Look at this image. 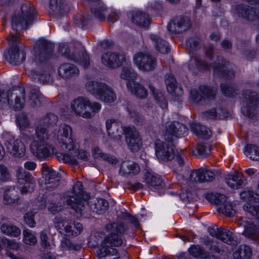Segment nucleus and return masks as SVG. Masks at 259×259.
Instances as JSON below:
<instances>
[{"label": "nucleus", "instance_id": "obj_1", "mask_svg": "<svg viewBox=\"0 0 259 259\" xmlns=\"http://www.w3.org/2000/svg\"><path fill=\"white\" fill-rule=\"evenodd\" d=\"M232 66L233 64L225 59L221 60V63L214 62L209 65L199 57H194L189 61L188 69L193 74H196L199 70L209 69L211 67L215 74L221 77L231 79L234 76Z\"/></svg>", "mask_w": 259, "mask_h": 259}, {"label": "nucleus", "instance_id": "obj_2", "mask_svg": "<svg viewBox=\"0 0 259 259\" xmlns=\"http://www.w3.org/2000/svg\"><path fill=\"white\" fill-rule=\"evenodd\" d=\"M172 142L157 141L155 143V150L157 158L162 161H171L175 158L180 167H183L186 157L182 152H178Z\"/></svg>", "mask_w": 259, "mask_h": 259}, {"label": "nucleus", "instance_id": "obj_3", "mask_svg": "<svg viewBox=\"0 0 259 259\" xmlns=\"http://www.w3.org/2000/svg\"><path fill=\"white\" fill-rule=\"evenodd\" d=\"M90 195L83 191L82 183L77 181L73 186L72 191L65 195L63 199L64 203L81 216L85 207L84 200L88 199Z\"/></svg>", "mask_w": 259, "mask_h": 259}, {"label": "nucleus", "instance_id": "obj_4", "mask_svg": "<svg viewBox=\"0 0 259 259\" xmlns=\"http://www.w3.org/2000/svg\"><path fill=\"white\" fill-rule=\"evenodd\" d=\"M71 108L76 115L89 119L100 110L101 105L96 102L91 103L87 97H78L72 101Z\"/></svg>", "mask_w": 259, "mask_h": 259}, {"label": "nucleus", "instance_id": "obj_5", "mask_svg": "<svg viewBox=\"0 0 259 259\" xmlns=\"http://www.w3.org/2000/svg\"><path fill=\"white\" fill-rule=\"evenodd\" d=\"M35 18L33 7L29 3L21 6V11L15 12L12 18V28L17 31L18 28L26 29Z\"/></svg>", "mask_w": 259, "mask_h": 259}, {"label": "nucleus", "instance_id": "obj_6", "mask_svg": "<svg viewBox=\"0 0 259 259\" xmlns=\"http://www.w3.org/2000/svg\"><path fill=\"white\" fill-rule=\"evenodd\" d=\"M58 50L63 56L77 63L84 68H88L90 65V57L84 46L80 43L74 45V50L71 53L68 45L64 44L59 45Z\"/></svg>", "mask_w": 259, "mask_h": 259}, {"label": "nucleus", "instance_id": "obj_7", "mask_svg": "<svg viewBox=\"0 0 259 259\" xmlns=\"http://www.w3.org/2000/svg\"><path fill=\"white\" fill-rule=\"evenodd\" d=\"M87 90L100 101L112 103L116 96L113 91L105 83L96 81H89L85 84Z\"/></svg>", "mask_w": 259, "mask_h": 259}, {"label": "nucleus", "instance_id": "obj_8", "mask_svg": "<svg viewBox=\"0 0 259 259\" xmlns=\"http://www.w3.org/2000/svg\"><path fill=\"white\" fill-rule=\"evenodd\" d=\"M109 234L102 241V244L106 246H120L123 244L121 235L124 233L125 228L121 223H112L107 224L105 227Z\"/></svg>", "mask_w": 259, "mask_h": 259}, {"label": "nucleus", "instance_id": "obj_9", "mask_svg": "<svg viewBox=\"0 0 259 259\" xmlns=\"http://www.w3.org/2000/svg\"><path fill=\"white\" fill-rule=\"evenodd\" d=\"M7 39L11 48L4 55L6 59L10 64L15 65L22 63L26 59V53L19 49V36L17 33H10Z\"/></svg>", "mask_w": 259, "mask_h": 259}, {"label": "nucleus", "instance_id": "obj_10", "mask_svg": "<svg viewBox=\"0 0 259 259\" xmlns=\"http://www.w3.org/2000/svg\"><path fill=\"white\" fill-rule=\"evenodd\" d=\"M205 198L211 203L217 206V210L220 214L228 217H232L235 215L236 211L232 204L227 200L225 195L219 193H207Z\"/></svg>", "mask_w": 259, "mask_h": 259}, {"label": "nucleus", "instance_id": "obj_11", "mask_svg": "<svg viewBox=\"0 0 259 259\" xmlns=\"http://www.w3.org/2000/svg\"><path fill=\"white\" fill-rule=\"evenodd\" d=\"M122 132L128 149L132 152L140 150L143 145L142 140L135 126L133 125L123 126Z\"/></svg>", "mask_w": 259, "mask_h": 259}, {"label": "nucleus", "instance_id": "obj_12", "mask_svg": "<svg viewBox=\"0 0 259 259\" xmlns=\"http://www.w3.org/2000/svg\"><path fill=\"white\" fill-rule=\"evenodd\" d=\"M242 96L246 105L242 107L241 112L244 115L252 119L255 116V109L259 104V95L255 91L244 90Z\"/></svg>", "mask_w": 259, "mask_h": 259}, {"label": "nucleus", "instance_id": "obj_13", "mask_svg": "<svg viewBox=\"0 0 259 259\" xmlns=\"http://www.w3.org/2000/svg\"><path fill=\"white\" fill-rule=\"evenodd\" d=\"M6 103L15 110H20L24 108L25 103V92L24 88L15 87L6 92Z\"/></svg>", "mask_w": 259, "mask_h": 259}, {"label": "nucleus", "instance_id": "obj_14", "mask_svg": "<svg viewBox=\"0 0 259 259\" xmlns=\"http://www.w3.org/2000/svg\"><path fill=\"white\" fill-rule=\"evenodd\" d=\"M54 46L50 41L40 39L35 44L34 60L37 63H42L52 55Z\"/></svg>", "mask_w": 259, "mask_h": 259}, {"label": "nucleus", "instance_id": "obj_15", "mask_svg": "<svg viewBox=\"0 0 259 259\" xmlns=\"http://www.w3.org/2000/svg\"><path fill=\"white\" fill-rule=\"evenodd\" d=\"M5 144L11 155L16 158H22L26 152L24 144L19 139L14 137L7 132L3 134Z\"/></svg>", "mask_w": 259, "mask_h": 259}, {"label": "nucleus", "instance_id": "obj_16", "mask_svg": "<svg viewBox=\"0 0 259 259\" xmlns=\"http://www.w3.org/2000/svg\"><path fill=\"white\" fill-rule=\"evenodd\" d=\"M55 220V228L61 233H62L63 231H65L69 236H76L82 230V226L78 222H74L72 224L66 219L58 217H56Z\"/></svg>", "mask_w": 259, "mask_h": 259}, {"label": "nucleus", "instance_id": "obj_17", "mask_svg": "<svg viewBox=\"0 0 259 259\" xmlns=\"http://www.w3.org/2000/svg\"><path fill=\"white\" fill-rule=\"evenodd\" d=\"M72 128L66 124L60 125L57 134L58 139L63 149L71 151L75 148V144L71 137Z\"/></svg>", "mask_w": 259, "mask_h": 259}, {"label": "nucleus", "instance_id": "obj_18", "mask_svg": "<svg viewBox=\"0 0 259 259\" xmlns=\"http://www.w3.org/2000/svg\"><path fill=\"white\" fill-rule=\"evenodd\" d=\"M135 64L144 71L153 70L156 66V60L151 55L142 52L137 53L134 57Z\"/></svg>", "mask_w": 259, "mask_h": 259}, {"label": "nucleus", "instance_id": "obj_19", "mask_svg": "<svg viewBox=\"0 0 259 259\" xmlns=\"http://www.w3.org/2000/svg\"><path fill=\"white\" fill-rule=\"evenodd\" d=\"M185 125L179 121H174L166 127L164 139L168 142H173L175 138L185 136L188 133Z\"/></svg>", "mask_w": 259, "mask_h": 259}, {"label": "nucleus", "instance_id": "obj_20", "mask_svg": "<svg viewBox=\"0 0 259 259\" xmlns=\"http://www.w3.org/2000/svg\"><path fill=\"white\" fill-rule=\"evenodd\" d=\"M30 150L38 159H45L54 153V147L46 142L33 140L30 145Z\"/></svg>", "mask_w": 259, "mask_h": 259}, {"label": "nucleus", "instance_id": "obj_21", "mask_svg": "<svg viewBox=\"0 0 259 259\" xmlns=\"http://www.w3.org/2000/svg\"><path fill=\"white\" fill-rule=\"evenodd\" d=\"M42 173L45 179L44 188L49 191H53L58 187L61 176L58 172L47 165H43Z\"/></svg>", "mask_w": 259, "mask_h": 259}, {"label": "nucleus", "instance_id": "obj_22", "mask_svg": "<svg viewBox=\"0 0 259 259\" xmlns=\"http://www.w3.org/2000/svg\"><path fill=\"white\" fill-rule=\"evenodd\" d=\"M218 175L217 170L211 169L206 167L192 170L189 175V179L192 182H210L213 181Z\"/></svg>", "mask_w": 259, "mask_h": 259}, {"label": "nucleus", "instance_id": "obj_23", "mask_svg": "<svg viewBox=\"0 0 259 259\" xmlns=\"http://www.w3.org/2000/svg\"><path fill=\"white\" fill-rule=\"evenodd\" d=\"M102 63L110 68H117L121 67L126 62L125 55L119 52H107L101 56Z\"/></svg>", "mask_w": 259, "mask_h": 259}, {"label": "nucleus", "instance_id": "obj_24", "mask_svg": "<svg viewBox=\"0 0 259 259\" xmlns=\"http://www.w3.org/2000/svg\"><path fill=\"white\" fill-rule=\"evenodd\" d=\"M199 91L195 89L190 90L191 98L195 102L200 103L206 100H213L216 96V90L210 87L201 85L199 87Z\"/></svg>", "mask_w": 259, "mask_h": 259}, {"label": "nucleus", "instance_id": "obj_25", "mask_svg": "<svg viewBox=\"0 0 259 259\" xmlns=\"http://www.w3.org/2000/svg\"><path fill=\"white\" fill-rule=\"evenodd\" d=\"M191 22L187 16H178L170 21L167 25L168 30L172 33H180L189 29Z\"/></svg>", "mask_w": 259, "mask_h": 259}, {"label": "nucleus", "instance_id": "obj_26", "mask_svg": "<svg viewBox=\"0 0 259 259\" xmlns=\"http://www.w3.org/2000/svg\"><path fill=\"white\" fill-rule=\"evenodd\" d=\"M16 177L18 181L25 182V186L21 189L22 194H26L34 191L36 181L29 172L25 170L22 167H18L16 170Z\"/></svg>", "mask_w": 259, "mask_h": 259}, {"label": "nucleus", "instance_id": "obj_27", "mask_svg": "<svg viewBox=\"0 0 259 259\" xmlns=\"http://www.w3.org/2000/svg\"><path fill=\"white\" fill-rule=\"evenodd\" d=\"M235 10L239 17L246 20L255 21L259 18V10L254 7L238 4L235 6Z\"/></svg>", "mask_w": 259, "mask_h": 259}, {"label": "nucleus", "instance_id": "obj_28", "mask_svg": "<svg viewBox=\"0 0 259 259\" xmlns=\"http://www.w3.org/2000/svg\"><path fill=\"white\" fill-rule=\"evenodd\" d=\"M75 156L77 158L86 161L88 159V153L82 150H77L75 151L74 155H70L65 153H57L56 157L60 162L68 163L71 164L77 165L78 161L75 158Z\"/></svg>", "mask_w": 259, "mask_h": 259}, {"label": "nucleus", "instance_id": "obj_29", "mask_svg": "<svg viewBox=\"0 0 259 259\" xmlns=\"http://www.w3.org/2000/svg\"><path fill=\"white\" fill-rule=\"evenodd\" d=\"M240 227H243L244 231L242 234L248 239L257 240L258 236V227L254 222L246 218L242 219Z\"/></svg>", "mask_w": 259, "mask_h": 259}, {"label": "nucleus", "instance_id": "obj_30", "mask_svg": "<svg viewBox=\"0 0 259 259\" xmlns=\"http://www.w3.org/2000/svg\"><path fill=\"white\" fill-rule=\"evenodd\" d=\"M225 182L229 187L233 189H238L243 187L247 183L246 179L238 172L228 175L225 178Z\"/></svg>", "mask_w": 259, "mask_h": 259}, {"label": "nucleus", "instance_id": "obj_31", "mask_svg": "<svg viewBox=\"0 0 259 259\" xmlns=\"http://www.w3.org/2000/svg\"><path fill=\"white\" fill-rule=\"evenodd\" d=\"M3 203L11 206L18 205L20 204L19 196L14 186L5 188L3 194Z\"/></svg>", "mask_w": 259, "mask_h": 259}, {"label": "nucleus", "instance_id": "obj_32", "mask_svg": "<svg viewBox=\"0 0 259 259\" xmlns=\"http://www.w3.org/2000/svg\"><path fill=\"white\" fill-rule=\"evenodd\" d=\"M58 73L62 78L68 79L78 75L79 70L74 64L66 63L59 66Z\"/></svg>", "mask_w": 259, "mask_h": 259}, {"label": "nucleus", "instance_id": "obj_33", "mask_svg": "<svg viewBox=\"0 0 259 259\" xmlns=\"http://www.w3.org/2000/svg\"><path fill=\"white\" fill-rule=\"evenodd\" d=\"M140 171V166L137 163L131 161H124L120 165L119 174L122 176L127 177L137 175Z\"/></svg>", "mask_w": 259, "mask_h": 259}, {"label": "nucleus", "instance_id": "obj_34", "mask_svg": "<svg viewBox=\"0 0 259 259\" xmlns=\"http://www.w3.org/2000/svg\"><path fill=\"white\" fill-rule=\"evenodd\" d=\"M95 4L91 6V12L94 17L100 21L106 20L108 9L105 5L99 0L98 1H90Z\"/></svg>", "mask_w": 259, "mask_h": 259}, {"label": "nucleus", "instance_id": "obj_35", "mask_svg": "<svg viewBox=\"0 0 259 259\" xmlns=\"http://www.w3.org/2000/svg\"><path fill=\"white\" fill-rule=\"evenodd\" d=\"M106 130L108 135L113 139L121 138L120 128L122 127L119 121L114 119H108L106 122Z\"/></svg>", "mask_w": 259, "mask_h": 259}, {"label": "nucleus", "instance_id": "obj_36", "mask_svg": "<svg viewBox=\"0 0 259 259\" xmlns=\"http://www.w3.org/2000/svg\"><path fill=\"white\" fill-rule=\"evenodd\" d=\"M145 182L152 190L161 189L164 186V183L162 179L158 176L150 172H147L145 174Z\"/></svg>", "mask_w": 259, "mask_h": 259}, {"label": "nucleus", "instance_id": "obj_37", "mask_svg": "<svg viewBox=\"0 0 259 259\" xmlns=\"http://www.w3.org/2000/svg\"><path fill=\"white\" fill-rule=\"evenodd\" d=\"M126 87L133 94L139 98L145 99L148 96V92L142 84L135 81L127 82Z\"/></svg>", "mask_w": 259, "mask_h": 259}, {"label": "nucleus", "instance_id": "obj_38", "mask_svg": "<svg viewBox=\"0 0 259 259\" xmlns=\"http://www.w3.org/2000/svg\"><path fill=\"white\" fill-rule=\"evenodd\" d=\"M150 38L154 44L156 50L162 53L167 54L170 51V48L167 42L156 34H151Z\"/></svg>", "mask_w": 259, "mask_h": 259}, {"label": "nucleus", "instance_id": "obj_39", "mask_svg": "<svg viewBox=\"0 0 259 259\" xmlns=\"http://www.w3.org/2000/svg\"><path fill=\"white\" fill-rule=\"evenodd\" d=\"M191 131L198 137L208 139L211 136V131L206 126L198 123H192L190 124Z\"/></svg>", "mask_w": 259, "mask_h": 259}, {"label": "nucleus", "instance_id": "obj_40", "mask_svg": "<svg viewBox=\"0 0 259 259\" xmlns=\"http://www.w3.org/2000/svg\"><path fill=\"white\" fill-rule=\"evenodd\" d=\"M220 234L219 239L229 245L236 246L238 243L237 238L234 233L224 228H222L219 232Z\"/></svg>", "mask_w": 259, "mask_h": 259}, {"label": "nucleus", "instance_id": "obj_41", "mask_svg": "<svg viewBox=\"0 0 259 259\" xmlns=\"http://www.w3.org/2000/svg\"><path fill=\"white\" fill-rule=\"evenodd\" d=\"M89 206L91 210L98 214L104 213L108 207V202L103 198H98L94 202L90 201Z\"/></svg>", "mask_w": 259, "mask_h": 259}, {"label": "nucleus", "instance_id": "obj_42", "mask_svg": "<svg viewBox=\"0 0 259 259\" xmlns=\"http://www.w3.org/2000/svg\"><path fill=\"white\" fill-rule=\"evenodd\" d=\"M2 232L6 235L17 237L21 234L20 229L16 226L9 223H5L1 226Z\"/></svg>", "mask_w": 259, "mask_h": 259}, {"label": "nucleus", "instance_id": "obj_43", "mask_svg": "<svg viewBox=\"0 0 259 259\" xmlns=\"http://www.w3.org/2000/svg\"><path fill=\"white\" fill-rule=\"evenodd\" d=\"M225 111L221 108H214L202 113V118L205 119H221L225 116Z\"/></svg>", "mask_w": 259, "mask_h": 259}, {"label": "nucleus", "instance_id": "obj_44", "mask_svg": "<svg viewBox=\"0 0 259 259\" xmlns=\"http://www.w3.org/2000/svg\"><path fill=\"white\" fill-rule=\"evenodd\" d=\"M132 20L134 23L143 27H148L150 24L148 15L142 12H136L132 15Z\"/></svg>", "mask_w": 259, "mask_h": 259}, {"label": "nucleus", "instance_id": "obj_45", "mask_svg": "<svg viewBox=\"0 0 259 259\" xmlns=\"http://www.w3.org/2000/svg\"><path fill=\"white\" fill-rule=\"evenodd\" d=\"M252 249L247 245H241L233 253L234 259H250Z\"/></svg>", "mask_w": 259, "mask_h": 259}, {"label": "nucleus", "instance_id": "obj_46", "mask_svg": "<svg viewBox=\"0 0 259 259\" xmlns=\"http://www.w3.org/2000/svg\"><path fill=\"white\" fill-rule=\"evenodd\" d=\"M149 88L157 103L162 108L166 107L167 103L163 93L151 84L149 85Z\"/></svg>", "mask_w": 259, "mask_h": 259}, {"label": "nucleus", "instance_id": "obj_47", "mask_svg": "<svg viewBox=\"0 0 259 259\" xmlns=\"http://www.w3.org/2000/svg\"><path fill=\"white\" fill-rule=\"evenodd\" d=\"M93 156L96 159H102L109 162L110 163L116 162L115 158L111 155L103 152L99 147H95L92 150Z\"/></svg>", "mask_w": 259, "mask_h": 259}, {"label": "nucleus", "instance_id": "obj_48", "mask_svg": "<svg viewBox=\"0 0 259 259\" xmlns=\"http://www.w3.org/2000/svg\"><path fill=\"white\" fill-rule=\"evenodd\" d=\"M221 89L223 94L227 97H234L238 94L237 86L233 83H221Z\"/></svg>", "mask_w": 259, "mask_h": 259}, {"label": "nucleus", "instance_id": "obj_49", "mask_svg": "<svg viewBox=\"0 0 259 259\" xmlns=\"http://www.w3.org/2000/svg\"><path fill=\"white\" fill-rule=\"evenodd\" d=\"M120 76L122 79L128 80L127 82H131L137 78V74L131 65L127 64L122 67Z\"/></svg>", "mask_w": 259, "mask_h": 259}, {"label": "nucleus", "instance_id": "obj_50", "mask_svg": "<svg viewBox=\"0 0 259 259\" xmlns=\"http://www.w3.org/2000/svg\"><path fill=\"white\" fill-rule=\"evenodd\" d=\"M240 196L241 199L247 203L259 202V194L252 190H244L240 193Z\"/></svg>", "mask_w": 259, "mask_h": 259}, {"label": "nucleus", "instance_id": "obj_51", "mask_svg": "<svg viewBox=\"0 0 259 259\" xmlns=\"http://www.w3.org/2000/svg\"><path fill=\"white\" fill-rule=\"evenodd\" d=\"M244 153L249 158L259 161V147L254 144H247L245 147Z\"/></svg>", "mask_w": 259, "mask_h": 259}, {"label": "nucleus", "instance_id": "obj_52", "mask_svg": "<svg viewBox=\"0 0 259 259\" xmlns=\"http://www.w3.org/2000/svg\"><path fill=\"white\" fill-rule=\"evenodd\" d=\"M92 21V18L89 15L83 14H78L76 15L73 19L74 25L76 27L84 28L86 26L90 24Z\"/></svg>", "mask_w": 259, "mask_h": 259}, {"label": "nucleus", "instance_id": "obj_53", "mask_svg": "<svg viewBox=\"0 0 259 259\" xmlns=\"http://www.w3.org/2000/svg\"><path fill=\"white\" fill-rule=\"evenodd\" d=\"M189 252L192 256L197 258H206L209 256V253L198 245H192L189 249Z\"/></svg>", "mask_w": 259, "mask_h": 259}, {"label": "nucleus", "instance_id": "obj_54", "mask_svg": "<svg viewBox=\"0 0 259 259\" xmlns=\"http://www.w3.org/2000/svg\"><path fill=\"white\" fill-rule=\"evenodd\" d=\"M29 75L31 78L34 80L37 79L38 81L42 83H49L52 80L50 74L38 72L35 70H31L29 72Z\"/></svg>", "mask_w": 259, "mask_h": 259}, {"label": "nucleus", "instance_id": "obj_55", "mask_svg": "<svg viewBox=\"0 0 259 259\" xmlns=\"http://www.w3.org/2000/svg\"><path fill=\"white\" fill-rule=\"evenodd\" d=\"M203 243L208 248L210 253H216L218 254L221 253L222 250L219 246L218 243L214 239L208 237H205L203 239Z\"/></svg>", "mask_w": 259, "mask_h": 259}, {"label": "nucleus", "instance_id": "obj_56", "mask_svg": "<svg viewBox=\"0 0 259 259\" xmlns=\"http://www.w3.org/2000/svg\"><path fill=\"white\" fill-rule=\"evenodd\" d=\"M117 253V250L116 249L102 244V241L101 242V247L97 250V256L100 259L106 258L107 256L110 254V253L115 254Z\"/></svg>", "mask_w": 259, "mask_h": 259}, {"label": "nucleus", "instance_id": "obj_57", "mask_svg": "<svg viewBox=\"0 0 259 259\" xmlns=\"http://www.w3.org/2000/svg\"><path fill=\"white\" fill-rule=\"evenodd\" d=\"M28 102L33 107H37L40 105L39 91L37 87L33 88L30 90Z\"/></svg>", "mask_w": 259, "mask_h": 259}, {"label": "nucleus", "instance_id": "obj_58", "mask_svg": "<svg viewBox=\"0 0 259 259\" xmlns=\"http://www.w3.org/2000/svg\"><path fill=\"white\" fill-rule=\"evenodd\" d=\"M60 247L62 250H79L81 248V246L72 243L68 238L63 237L60 241Z\"/></svg>", "mask_w": 259, "mask_h": 259}, {"label": "nucleus", "instance_id": "obj_59", "mask_svg": "<svg viewBox=\"0 0 259 259\" xmlns=\"http://www.w3.org/2000/svg\"><path fill=\"white\" fill-rule=\"evenodd\" d=\"M35 135L38 142H46L49 139V132L46 128L43 127L41 124H38L35 128Z\"/></svg>", "mask_w": 259, "mask_h": 259}, {"label": "nucleus", "instance_id": "obj_60", "mask_svg": "<svg viewBox=\"0 0 259 259\" xmlns=\"http://www.w3.org/2000/svg\"><path fill=\"white\" fill-rule=\"evenodd\" d=\"M58 119V117L53 113L47 114L40 120V123L44 125L50 127L55 125Z\"/></svg>", "mask_w": 259, "mask_h": 259}, {"label": "nucleus", "instance_id": "obj_61", "mask_svg": "<svg viewBox=\"0 0 259 259\" xmlns=\"http://www.w3.org/2000/svg\"><path fill=\"white\" fill-rule=\"evenodd\" d=\"M245 211L248 212L250 215L254 217L259 221V205H251L249 203H245L243 206Z\"/></svg>", "mask_w": 259, "mask_h": 259}, {"label": "nucleus", "instance_id": "obj_62", "mask_svg": "<svg viewBox=\"0 0 259 259\" xmlns=\"http://www.w3.org/2000/svg\"><path fill=\"white\" fill-rule=\"evenodd\" d=\"M23 234L24 236V241L26 244L34 245L36 243V237L34 234H32L31 232L29 230H24Z\"/></svg>", "mask_w": 259, "mask_h": 259}, {"label": "nucleus", "instance_id": "obj_63", "mask_svg": "<svg viewBox=\"0 0 259 259\" xmlns=\"http://www.w3.org/2000/svg\"><path fill=\"white\" fill-rule=\"evenodd\" d=\"M16 121L21 128H26L29 126V120L26 114L24 112H21L18 114Z\"/></svg>", "mask_w": 259, "mask_h": 259}, {"label": "nucleus", "instance_id": "obj_64", "mask_svg": "<svg viewBox=\"0 0 259 259\" xmlns=\"http://www.w3.org/2000/svg\"><path fill=\"white\" fill-rule=\"evenodd\" d=\"M196 150L198 155L202 157H206L209 154L210 147L204 143H199L197 144Z\"/></svg>", "mask_w": 259, "mask_h": 259}]
</instances>
